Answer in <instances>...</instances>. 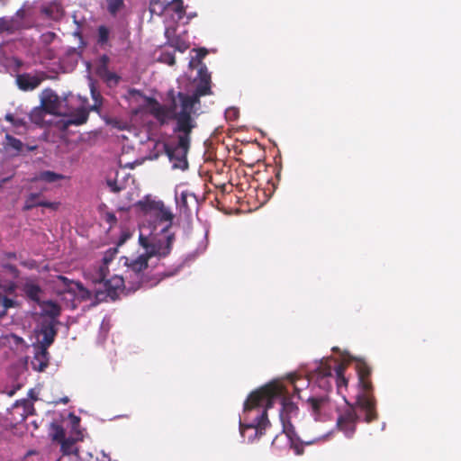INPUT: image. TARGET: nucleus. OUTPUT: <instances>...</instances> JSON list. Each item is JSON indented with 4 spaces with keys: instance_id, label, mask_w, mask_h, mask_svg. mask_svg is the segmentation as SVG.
I'll list each match as a JSON object with an SVG mask.
<instances>
[{
    "instance_id": "obj_1",
    "label": "nucleus",
    "mask_w": 461,
    "mask_h": 461,
    "mask_svg": "<svg viewBox=\"0 0 461 461\" xmlns=\"http://www.w3.org/2000/svg\"><path fill=\"white\" fill-rule=\"evenodd\" d=\"M148 103L150 113L161 125L172 120L176 122L173 131L176 134V143L167 144L165 149L174 167L185 169L188 167L186 156L190 149L191 134L197 126L195 120L176 116L174 112L162 107L155 98H149Z\"/></svg>"
},
{
    "instance_id": "obj_2",
    "label": "nucleus",
    "mask_w": 461,
    "mask_h": 461,
    "mask_svg": "<svg viewBox=\"0 0 461 461\" xmlns=\"http://www.w3.org/2000/svg\"><path fill=\"white\" fill-rule=\"evenodd\" d=\"M284 386L277 382H271L259 389L252 392L244 402V411L249 414L253 410L259 408L267 410L273 407L276 400L280 401L281 410L279 413L283 426V432L289 438L294 434V427L291 418L297 415L298 407L286 395Z\"/></svg>"
},
{
    "instance_id": "obj_3",
    "label": "nucleus",
    "mask_w": 461,
    "mask_h": 461,
    "mask_svg": "<svg viewBox=\"0 0 461 461\" xmlns=\"http://www.w3.org/2000/svg\"><path fill=\"white\" fill-rule=\"evenodd\" d=\"M211 94V75L208 73L206 66L203 64L199 68V82L194 93L190 95L178 92L176 95L175 91L171 89L167 93L170 103L167 105L162 104V107L174 112L178 117L194 120L192 115L194 113L195 104L200 103V97Z\"/></svg>"
},
{
    "instance_id": "obj_4",
    "label": "nucleus",
    "mask_w": 461,
    "mask_h": 461,
    "mask_svg": "<svg viewBox=\"0 0 461 461\" xmlns=\"http://www.w3.org/2000/svg\"><path fill=\"white\" fill-rule=\"evenodd\" d=\"M356 361V371L358 384L363 392L357 397V404L366 412L365 420L370 423L375 420L378 414L375 410V400L372 394L371 367L362 359L352 358Z\"/></svg>"
},
{
    "instance_id": "obj_5",
    "label": "nucleus",
    "mask_w": 461,
    "mask_h": 461,
    "mask_svg": "<svg viewBox=\"0 0 461 461\" xmlns=\"http://www.w3.org/2000/svg\"><path fill=\"white\" fill-rule=\"evenodd\" d=\"M253 411H257V414L252 418L251 422L245 424L240 421V434L243 438H247L248 442L249 443L260 438L266 433L267 429L270 426V421L266 410L257 408L249 414L245 411L244 413L249 416Z\"/></svg>"
},
{
    "instance_id": "obj_6",
    "label": "nucleus",
    "mask_w": 461,
    "mask_h": 461,
    "mask_svg": "<svg viewBox=\"0 0 461 461\" xmlns=\"http://www.w3.org/2000/svg\"><path fill=\"white\" fill-rule=\"evenodd\" d=\"M346 368V363H339L337 359L329 357L321 361L315 370V375L316 378H321V381L325 378H334L339 390L342 386L348 385V379L344 375Z\"/></svg>"
},
{
    "instance_id": "obj_7",
    "label": "nucleus",
    "mask_w": 461,
    "mask_h": 461,
    "mask_svg": "<svg viewBox=\"0 0 461 461\" xmlns=\"http://www.w3.org/2000/svg\"><path fill=\"white\" fill-rule=\"evenodd\" d=\"M140 244L145 249L144 256L149 259L152 257L165 258L172 249L175 240L173 233H167L163 239H149L142 235L140 236Z\"/></svg>"
},
{
    "instance_id": "obj_8",
    "label": "nucleus",
    "mask_w": 461,
    "mask_h": 461,
    "mask_svg": "<svg viewBox=\"0 0 461 461\" xmlns=\"http://www.w3.org/2000/svg\"><path fill=\"white\" fill-rule=\"evenodd\" d=\"M18 285L14 280L0 281V313L5 318L9 309L20 307L16 299Z\"/></svg>"
},
{
    "instance_id": "obj_9",
    "label": "nucleus",
    "mask_w": 461,
    "mask_h": 461,
    "mask_svg": "<svg viewBox=\"0 0 461 461\" xmlns=\"http://www.w3.org/2000/svg\"><path fill=\"white\" fill-rule=\"evenodd\" d=\"M149 258L143 254L138 256L136 258H125L126 278L132 279V290H137L141 284L145 282L143 271L148 267Z\"/></svg>"
},
{
    "instance_id": "obj_10",
    "label": "nucleus",
    "mask_w": 461,
    "mask_h": 461,
    "mask_svg": "<svg viewBox=\"0 0 461 461\" xmlns=\"http://www.w3.org/2000/svg\"><path fill=\"white\" fill-rule=\"evenodd\" d=\"M98 284L103 285L104 287V290H95V297L100 301L106 298L115 301L126 289L123 277L118 275H114L109 279L105 277L104 281Z\"/></svg>"
},
{
    "instance_id": "obj_11",
    "label": "nucleus",
    "mask_w": 461,
    "mask_h": 461,
    "mask_svg": "<svg viewBox=\"0 0 461 461\" xmlns=\"http://www.w3.org/2000/svg\"><path fill=\"white\" fill-rule=\"evenodd\" d=\"M358 416L353 406H348L337 419V427L347 438H352L356 431Z\"/></svg>"
},
{
    "instance_id": "obj_12",
    "label": "nucleus",
    "mask_w": 461,
    "mask_h": 461,
    "mask_svg": "<svg viewBox=\"0 0 461 461\" xmlns=\"http://www.w3.org/2000/svg\"><path fill=\"white\" fill-rule=\"evenodd\" d=\"M118 252L117 248H110L104 252L102 262L98 267H94L87 273L93 283L102 282L109 274V264L114 259Z\"/></svg>"
},
{
    "instance_id": "obj_13",
    "label": "nucleus",
    "mask_w": 461,
    "mask_h": 461,
    "mask_svg": "<svg viewBox=\"0 0 461 461\" xmlns=\"http://www.w3.org/2000/svg\"><path fill=\"white\" fill-rule=\"evenodd\" d=\"M47 78L48 75L45 72L35 71L17 75L15 82L19 89L28 92L36 89Z\"/></svg>"
},
{
    "instance_id": "obj_14",
    "label": "nucleus",
    "mask_w": 461,
    "mask_h": 461,
    "mask_svg": "<svg viewBox=\"0 0 461 461\" xmlns=\"http://www.w3.org/2000/svg\"><path fill=\"white\" fill-rule=\"evenodd\" d=\"M308 410L316 420L321 419L330 408V400L327 393L319 396H311L306 400Z\"/></svg>"
},
{
    "instance_id": "obj_15",
    "label": "nucleus",
    "mask_w": 461,
    "mask_h": 461,
    "mask_svg": "<svg viewBox=\"0 0 461 461\" xmlns=\"http://www.w3.org/2000/svg\"><path fill=\"white\" fill-rule=\"evenodd\" d=\"M46 191V188H41L39 193H31L29 194L25 200L24 204L23 206V210L27 212L31 211L35 207H45L50 208L53 211H57L59 208L60 203L59 202H49L43 201L41 199V194Z\"/></svg>"
},
{
    "instance_id": "obj_16",
    "label": "nucleus",
    "mask_w": 461,
    "mask_h": 461,
    "mask_svg": "<svg viewBox=\"0 0 461 461\" xmlns=\"http://www.w3.org/2000/svg\"><path fill=\"white\" fill-rule=\"evenodd\" d=\"M59 324V321L55 320H42L40 323V334L42 336L39 346L49 348L55 340L58 334V329L56 326Z\"/></svg>"
},
{
    "instance_id": "obj_17",
    "label": "nucleus",
    "mask_w": 461,
    "mask_h": 461,
    "mask_svg": "<svg viewBox=\"0 0 461 461\" xmlns=\"http://www.w3.org/2000/svg\"><path fill=\"white\" fill-rule=\"evenodd\" d=\"M41 105L49 114L61 115L59 112L60 101L58 95L51 89H45L42 92Z\"/></svg>"
},
{
    "instance_id": "obj_18",
    "label": "nucleus",
    "mask_w": 461,
    "mask_h": 461,
    "mask_svg": "<svg viewBox=\"0 0 461 461\" xmlns=\"http://www.w3.org/2000/svg\"><path fill=\"white\" fill-rule=\"evenodd\" d=\"M159 209L156 210L149 218H154L155 222L158 223H167L165 227L162 228L161 231L167 233L168 229L172 225V221L174 219V214L172 212L167 208L164 204V203H161V206H158Z\"/></svg>"
},
{
    "instance_id": "obj_19",
    "label": "nucleus",
    "mask_w": 461,
    "mask_h": 461,
    "mask_svg": "<svg viewBox=\"0 0 461 461\" xmlns=\"http://www.w3.org/2000/svg\"><path fill=\"white\" fill-rule=\"evenodd\" d=\"M34 370L42 372L49 366V351L48 348L38 346V350L35 353L33 359L31 362Z\"/></svg>"
},
{
    "instance_id": "obj_20",
    "label": "nucleus",
    "mask_w": 461,
    "mask_h": 461,
    "mask_svg": "<svg viewBox=\"0 0 461 461\" xmlns=\"http://www.w3.org/2000/svg\"><path fill=\"white\" fill-rule=\"evenodd\" d=\"M23 29V23L17 17H0V33L13 34Z\"/></svg>"
},
{
    "instance_id": "obj_21",
    "label": "nucleus",
    "mask_w": 461,
    "mask_h": 461,
    "mask_svg": "<svg viewBox=\"0 0 461 461\" xmlns=\"http://www.w3.org/2000/svg\"><path fill=\"white\" fill-rule=\"evenodd\" d=\"M23 291L27 299L40 304L41 303V296L43 293L42 288L33 281H26L23 285Z\"/></svg>"
},
{
    "instance_id": "obj_22",
    "label": "nucleus",
    "mask_w": 461,
    "mask_h": 461,
    "mask_svg": "<svg viewBox=\"0 0 461 461\" xmlns=\"http://www.w3.org/2000/svg\"><path fill=\"white\" fill-rule=\"evenodd\" d=\"M82 433L78 431L77 438L68 437L61 441L59 444L60 451L62 454L64 456L75 455L78 456V448L77 447L76 444L77 441L82 440Z\"/></svg>"
},
{
    "instance_id": "obj_23",
    "label": "nucleus",
    "mask_w": 461,
    "mask_h": 461,
    "mask_svg": "<svg viewBox=\"0 0 461 461\" xmlns=\"http://www.w3.org/2000/svg\"><path fill=\"white\" fill-rule=\"evenodd\" d=\"M39 305L41 307V314L49 317L48 320L57 321L58 317L61 313V307L51 300L41 301Z\"/></svg>"
},
{
    "instance_id": "obj_24",
    "label": "nucleus",
    "mask_w": 461,
    "mask_h": 461,
    "mask_svg": "<svg viewBox=\"0 0 461 461\" xmlns=\"http://www.w3.org/2000/svg\"><path fill=\"white\" fill-rule=\"evenodd\" d=\"M161 203L160 200L157 201L146 196L139 201L136 205L146 217H149L156 210L159 209L158 206H161Z\"/></svg>"
},
{
    "instance_id": "obj_25",
    "label": "nucleus",
    "mask_w": 461,
    "mask_h": 461,
    "mask_svg": "<svg viewBox=\"0 0 461 461\" xmlns=\"http://www.w3.org/2000/svg\"><path fill=\"white\" fill-rule=\"evenodd\" d=\"M89 116V111L86 108L81 107L72 113L68 119L64 122L66 126L68 125H82L86 122Z\"/></svg>"
},
{
    "instance_id": "obj_26",
    "label": "nucleus",
    "mask_w": 461,
    "mask_h": 461,
    "mask_svg": "<svg viewBox=\"0 0 461 461\" xmlns=\"http://www.w3.org/2000/svg\"><path fill=\"white\" fill-rule=\"evenodd\" d=\"M65 178V176L50 171L45 170L37 174L34 177L32 178V182L43 181L46 183H54L59 180H62Z\"/></svg>"
},
{
    "instance_id": "obj_27",
    "label": "nucleus",
    "mask_w": 461,
    "mask_h": 461,
    "mask_svg": "<svg viewBox=\"0 0 461 461\" xmlns=\"http://www.w3.org/2000/svg\"><path fill=\"white\" fill-rule=\"evenodd\" d=\"M188 198L195 199V196L186 191H184L180 194L179 197H176V204L179 210L184 213L190 212Z\"/></svg>"
},
{
    "instance_id": "obj_28",
    "label": "nucleus",
    "mask_w": 461,
    "mask_h": 461,
    "mask_svg": "<svg viewBox=\"0 0 461 461\" xmlns=\"http://www.w3.org/2000/svg\"><path fill=\"white\" fill-rule=\"evenodd\" d=\"M46 113H48L47 111L41 105L34 107L29 113V117L32 122L41 125Z\"/></svg>"
},
{
    "instance_id": "obj_29",
    "label": "nucleus",
    "mask_w": 461,
    "mask_h": 461,
    "mask_svg": "<svg viewBox=\"0 0 461 461\" xmlns=\"http://www.w3.org/2000/svg\"><path fill=\"white\" fill-rule=\"evenodd\" d=\"M0 267L9 274L13 279H17L20 277V270L16 267V266L7 262L5 259L1 260Z\"/></svg>"
},
{
    "instance_id": "obj_30",
    "label": "nucleus",
    "mask_w": 461,
    "mask_h": 461,
    "mask_svg": "<svg viewBox=\"0 0 461 461\" xmlns=\"http://www.w3.org/2000/svg\"><path fill=\"white\" fill-rule=\"evenodd\" d=\"M97 76L104 81H105L107 84L117 85L120 81V77L117 76L114 72L110 71L109 69H103V72H101Z\"/></svg>"
},
{
    "instance_id": "obj_31",
    "label": "nucleus",
    "mask_w": 461,
    "mask_h": 461,
    "mask_svg": "<svg viewBox=\"0 0 461 461\" xmlns=\"http://www.w3.org/2000/svg\"><path fill=\"white\" fill-rule=\"evenodd\" d=\"M97 32H98V39H97L98 44L101 46L107 45L108 41H109V34H110L109 29L104 25H100L97 29Z\"/></svg>"
},
{
    "instance_id": "obj_32",
    "label": "nucleus",
    "mask_w": 461,
    "mask_h": 461,
    "mask_svg": "<svg viewBox=\"0 0 461 461\" xmlns=\"http://www.w3.org/2000/svg\"><path fill=\"white\" fill-rule=\"evenodd\" d=\"M108 12L115 15L117 12L123 6V0H105Z\"/></svg>"
},
{
    "instance_id": "obj_33",
    "label": "nucleus",
    "mask_w": 461,
    "mask_h": 461,
    "mask_svg": "<svg viewBox=\"0 0 461 461\" xmlns=\"http://www.w3.org/2000/svg\"><path fill=\"white\" fill-rule=\"evenodd\" d=\"M5 120L11 122L14 127L19 128V127H26V122L24 118L21 117H15L12 113H6L5 116Z\"/></svg>"
},
{
    "instance_id": "obj_34",
    "label": "nucleus",
    "mask_w": 461,
    "mask_h": 461,
    "mask_svg": "<svg viewBox=\"0 0 461 461\" xmlns=\"http://www.w3.org/2000/svg\"><path fill=\"white\" fill-rule=\"evenodd\" d=\"M6 146L15 149L16 151H21L23 149V142L13 137L10 134L5 135Z\"/></svg>"
},
{
    "instance_id": "obj_35",
    "label": "nucleus",
    "mask_w": 461,
    "mask_h": 461,
    "mask_svg": "<svg viewBox=\"0 0 461 461\" xmlns=\"http://www.w3.org/2000/svg\"><path fill=\"white\" fill-rule=\"evenodd\" d=\"M109 62H110V58L107 55L104 54L101 57H99L97 65H96V68H95L96 75L103 72V69H105V70L109 69L108 68Z\"/></svg>"
},
{
    "instance_id": "obj_36",
    "label": "nucleus",
    "mask_w": 461,
    "mask_h": 461,
    "mask_svg": "<svg viewBox=\"0 0 461 461\" xmlns=\"http://www.w3.org/2000/svg\"><path fill=\"white\" fill-rule=\"evenodd\" d=\"M177 272H178V268H175L172 271H164V272L157 273L156 276H155L156 281L153 284H151V285H158L163 279H165L167 277H171V276H175Z\"/></svg>"
},
{
    "instance_id": "obj_37",
    "label": "nucleus",
    "mask_w": 461,
    "mask_h": 461,
    "mask_svg": "<svg viewBox=\"0 0 461 461\" xmlns=\"http://www.w3.org/2000/svg\"><path fill=\"white\" fill-rule=\"evenodd\" d=\"M65 430L61 426H55V432L52 435V440L58 442L59 444L66 439Z\"/></svg>"
},
{
    "instance_id": "obj_38",
    "label": "nucleus",
    "mask_w": 461,
    "mask_h": 461,
    "mask_svg": "<svg viewBox=\"0 0 461 461\" xmlns=\"http://www.w3.org/2000/svg\"><path fill=\"white\" fill-rule=\"evenodd\" d=\"M170 4L173 5L172 10L176 14H177L179 16H182L185 14V9L184 6L183 0H172V2Z\"/></svg>"
},
{
    "instance_id": "obj_39",
    "label": "nucleus",
    "mask_w": 461,
    "mask_h": 461,
    "mask_svg": "<svg viewBox=\"0 0 461 461\" xmlns=\"http://www.w3.org/2000/svg\"><path fill=\"white\" fill-rule=\"evenodd\" d=\"M57 281L59 282L63 285L64 290H68L70 285L73 283L71 280H69L68 277H66L64 276H58Z\"/></svg>"
},
{
    "instance_id": "obj_40",
    "label": "nucleus",
    "mask_w": 461,
    "mask_h": 461,
    "mask_svg": "<svg viewBox=\"0 0 461 461\" xmlns=\"http://www.w3.org/2000/svg\"><path fill=\"white\" fill-rule=\"evenodd\" d=\"M162 59L165 63H167L169 66H173L176 64V58L174 54L165 53L162 56Z\"/></svg>"
},
{
    "instance_id": "obj_41",
    "label": "nucleus",
    "mask_w": 461,
    "mask_h": 461,
    "mask_svg": "<svg viewBox=\"0 0 461 461\" xmlns=\"http://www.w3.org/2000/svg\"><path fill=\"white\" fill-rule=\"evenodd\" d=\"M330 379L331 378H325V380L321 381V378H316L318 385L326 391L331 388Z\"/></svg>"
},
{
    "instance_id": "obj_42",
    "label": "nucleus",
    "mask_w": 461,
    "mask_h": 461,
    "mask_svg": "<svg viewBox=\"0 0 461 461\" xmlns=\"http://www.w3.org/2000/svg\"><path fill=\"white\" fill-rule=\"evenodd\" d=\"M194 50L196 51L195 59L197 60L198 63H201L202 59L207 55L208 51L204 48H200Z\"/></svg>"
},
{
    "instance_id": "obj_43",
    "label": "nucleus",
    "mask_w": 461,
    "mask_h": 461,
    "mask_svg": "<svg viewBox=\"0 0 461 461\" xmlns=\"http://www.w3.org/2000/svg\"><path fill=\"white\" fill-rule=\"evenodd\" d=\"M9 341L14 343L16 346L23 345L24 343L23 339L15 334H11L9 336Z\"/></svg>"
},
{
    "instance_id": "obj_44",
    "label": "nucleus",
    "mask_w": 461,
    "mask_h": 461,
    "mask_svg": "<svg viewBox=\"0 0 461 461\" xmlns=\"http://www.w3.org/2000/svg\"><path fill=\"white\" fill-rule=\"evenodd\" d=\"M105 221L111 225H113L117 222V218L113 212H106Z\"/></svg>"
},
{
    "instance_id": "obj_45",
    "label": "nucleus",
    "mask_w": 461,
    "mask_h": 461,
    "mask_svg": "<svg viewBox=\"0 0 461 461\" xmlns=\"http://www.w3.org/2000/svg\"><path fill=\"white\" fill-rule=\"evenodd\" d=\"M174 47H175L177 50H179V51H181V52H184V51H185V50L188 49V45H187L185 42H184V41H181V42H180V41H177V42H176V43L174 44Z\"/></svg>"
},
{
    "instance_id": "obj_46",
    "label": "nucleus",
    "mask_w": 461,
    "mask_h": 461,
    "mask_svg": "<svg viewBox=\"0 0 461 461\" xmlns=\"http://www.w3.org/2000/svg\"><path fill=\"white\" fill-rule=\"evenodd\" d=\"M21 265L29 269H33L36 267V262L34 260L22 261Z\"/></svg>"
},
{
    "instance_id": "obj_47",
    "label": "nucleus",
    "mask_w": 461,
    "mask_h": 461,
    "mask_svg": "<svg viewBox=\"0 0 461 461\" xmlns=\"http://www.w3.org/2000/svg\"><path fill=\"white\" fill-rule=\"evenodd\" d=\"M108 185L111 187V190L113 192V193H119L121 191V187H119L116 184L115 181H111L109 180L107 182Z\"/></svg>"
},
{
    "instance_id": "obj_48",
    "label": "nucleus",
    "mask_w": 461,
    "mask_h": 461,
    "mask_svg": "<svg viewBox=\"0 0 461 461\" xmlns=\"http://www.w3.org/2000/svg\"><path fill=\"white\" fill-rule=\"evenodd\" d=\"M17 258V255L15 252H6L4 254V258L3 259L6 260L7 259H16Z\"/></svg>"
},
{
    "instance_id": "obj_49",
    "label": "nucleus",
    "mask_w": 461,
    "mask_h": 461,
    "mask_svg": "<svg viewBox=\"0 0 461 461\" xmlns=\"http://www.w3.org/2000/svg\"><path fill=\"white\" fill-rule=\"evenodd\" d=\"M13 17L20 18L21 22L23 23L24 11L23 9L18 10Z\"/></svg>"
},
{
    "instance_id": "obj_50",
    "label": "nucleus",
    "mask_w": 461,
    "mask_h": 461,
    "mask_svg": "<svg viewBox=\"0 0 461 461\" xmlns=\"http://www.w3.org/2000/svg\"><path fill=\"white\" fill-rule=\"evenodd\" d=\"M294 452H295L296 455H303V447L295 445L294 447Z\"/></svg>"
},
{
    "instance_id": "obj_51",
    "label": "nucleus",
    "mask_w": 461,
    "mask_h": 461,
    "mask_svg": "<svg viewBox=\"0 0 461 461\" xmlns=\"http://www.w3.org/2000/svg\"><path fill=\"white\" fill-rule=\"evenodd\" d=\"M68 402H69L68 397L65 396V397L61 398L58 402L67 404Z\"/></svg>"
},
{
    "instance_id": "obj_52",
    "label": "nucleus",
    "mask_w": 461,
    "mask_h": 461,
    "mask_svg": "<svg viewBox=\"0 0 461 461\" xmlns=\"http://www.w3.org/2000/svg\"><path fill=\"white\" fill-rule=\"evenodd\" d=\"M74 419H75V420H76L77 422H79V418H77V417H74Z\"/></svg>"
}]
</instances>
